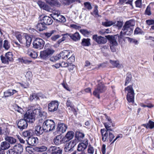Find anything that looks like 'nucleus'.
<instances>
[{"label": "nucleus", "mask_w": 154, "mask_h": 154, "mask_svg": "<svg viewBox=\"0 0 154 154\" xmlns=\"http://www.w3.org/2000/svg\"><path fill=\"white\" fill-rule=\"evenodd\" d=\"M46 113L41 111L39 109H35L30 112H26L24 115V118L28 122L32 123L35 121V117L45 118Z\"/></svg>", "instance_id": "1"}, {"label": "nucleus", "mask_w": 154, "mask_h": 154, "mask_svg": "<svg viewBox=\"0 0 154 154\" xmlns=\"http://www.w3.org/2000/svg\"><path fill=\"white\" fill-rule=\"evenodd\" d=\"M17 39L21 44H24L27 47H29L32 41V38L27 34L21 33L16 35Z\"/></svg>", "instance_id": "2"}, {"label": "nucleus", "mask_w": 154, "mask_h": 154, "mask_svg": "<svg viewBox=\"0 0 154 154\" xmlns=\"http://www.w3.org/2000/svg\"><path fill=\"white\" fill-rule=\"evenodd\" d=\"M135 25L134 20H131L125 22L122 29L123 34L125 35L129 36L133 33V27Z\"/></svg>", "instance_id": "3"}, {"label": "nucleus", "mask_w": 154, "mask_h": 154, "mask_svg": "<svg viewBox=\"0 0 154 154\" xmlns=\"http://www.w3.org/2000/svg\"><path fill=\"white\" fill-rule=\"evenodd\" d=\"M45 130V132H49L53 131L55 129V123L52 119H47L43 123Z\"/></svg>", "instance_id": "4"}, {"label": "nucleus", "mask_w": 154, "mask_h": 154, "mask_svg": "<svg viewBox=\"0 0 154 154\" xmlns=\"http://www.w3.org/2000/svg\"><path fill=\"white\" fill-rule=\"evenodd\" d=\"M54 51L51 48H47L40 51L39 57L41 59L46 60L52 55Z\"/></svg>", "instance_id": "5"}, {"label": "nucleus", "mask_w": 154, "mask_h": 154, "mask_svg": "<svg viewBox=\"0 0 154 154\" xmlns=\"http://www.w3.org/2000/svg\"><path fill=\"white\" fill-rule=\"evenodd\" d=\"M125 90L128 92L126 96L128 101L129 103H133L134 101L135 93L132 86L131 85L128 86L125 88Z\"/></svg>", "instance_id": "6"}, {"label": "nucleus", "mask_w": 154, "mask_h": 154, "mask_svg": "<svg viewBox=\"0 0 154 154\" xmlns=\"http://www.w3.org/2000/svg\"><path fill=\"white\" fill-rule=\"evenodd\" d=\"M105 86L102 84H99L93 92V94L96 97L99 99L100 94L104 92L106 90Z\"/></svg>", "instance_id": "7"}, {"label": "nucleus", "mask_w": 154, "mask_h": 154, "mask_svg": "<svg viewBox=\"0 0 154 154\" xmlns=\"http://www.w3.org/2000/svg\"><path fill=\"white\" fill-rule=\"evenodd\" d=\"M45 44V41L42 38H36L33 42V48L40 50L42 49Z\"/></svg>", "instance_id": "8"}, {"label": "nucleus", "mask_w": 154, "mask_h": 154, "mask_svg": "<svg viewBox=\"0 0 154 154\" xmlns=\"http://www.w3.org/2000/svg\"><path fill=\"white\" fill-rule=\"evenodd\" d=\"M59 103L57 100L51 101L48 105V110L51 112L56 111L58 108Z\"/></svg>", "instance_id": "9"}, {"label": "nucleus", "mask_w": 154, "mask_h": 154, "mask_svg": "<svg viewBox=\"0 0 154 154\" xmlns=\"http://www.w3.org/2000/svg\"><path fill=\"white\" fill-rule=\"evenodd\" d=\"M92 38L99 44H105L107 42L106 38L101 36H98L97 35H93L92 36Z\"/></svg>", "instance_id": "10"}, {"label": "nucleus", "mask_w": 154, "mask_h": 154, "mask_svg": "<svg viewBox=\"0 0 154 154\" xmlns=\"http://www.w3.org/2000/svg\"><path fill=\"white\" fill-rule=\"evenodd\" d=\"M67 128V127L66 125L61 122H59L57 125L56 131L60 134V133H63L66 131Z\"/></svg>", "instance_id": "11"}, {"label": "nucleus", "mask_w": 154, "mask_h": 154, "mask_svg": "<svg viewBox=\"0 0 154 154\" xmlns=\"http://www.w3.org/2000/svg\"><path fill=\"white\" fill-rule=\"evenodd\" d=\"M27 122H28L24 118L20 119L17 122L18 128L20 131L26 128L28 126Z\"/></svg>", "instance_id": "12"}, {"label": "nucleus", "mask_w": 154, "mask_h": 154, "mask_svg": "<svg viewBox=\"0 0 154 154\" xmlns=\"http://www.w3.org/2000/svg\"><path fill=\"white\" fill-rule=\"evenodd\" d=\"M26 141L28 145L35 146L38 143V140L37 137H29L26 140Z\"/></svg>", "instance_id": "13"}, {"label": "nucleus", "mask_w": 154, "mask_h": 154, "mask_svg": "<svg viewBox=\"0 0 154 154\" xmlns=\"http://www.w3.org/2000/svg\"><path fill=\"white\" fill-rule=\"evenodd\" d=\"M48 151L51 154H62V150L59 147L55 146H51L49 148Z\"/></svg>", "instance_id": "14"}, {"label": "nucleus", "mask_w": 154, "mask_h": 154, "mask_svg": "<svg viewBox=\"0 0 154 154\" xmlns=\"http://www.w3.org/2000/svg\"><path fill=\"white\" fill-rule=\"evenodd\" d=\"M54 142L56 145H60L65 143L63 137H62L61 134L55 137L54 139Z\"/></svg>", "instance_id": "15"}, {"label": "nucleus", "mask_w": 154, "mask_h": 154, "mask_svg": "<svg viewBox=\"0 0 154 154\" xmlns=\"http://www.w3.org/2000/svg\"><path fill=\"white\" fill-rule=\"evenodd\" d=\"M42 125V127L40 125L36 126L35 128L34 132L35 134L37 136H40L42 135L44 132H45V129Z\"/></svg>", "instance_id": "16"}, {"label": "nucleus", "mask_w": 154, "mask_h": 154, "mask_svg": "<svg viewBox=\"0 0 154 154\" xmlns=\"http://www.w3.org/2000/svg\"><path fill=\"white\" fill-rule=\"evenodd\" d=\"M40 21L42 22L46 25H49L52 23L53 21L51 17L45 16L41 19Z\"/></svg>", "instance_id": "17"}, {"label": "nucleus", "mask_w": 154, "mask_h": 154, "mask_svg": "<svg viewBox=\"0 0 154 154\" xmlns=\"http://www.w3.org/2000/svg\"><path fill=\"white\" fill-rule=\"evenodd\" d=\"M74 132L72 131H68L65 137H63L65 143L69 142L70 140L72 139L74 136Z\"/></svg>", "instance_id": "18"}, {"label": "nucleus", "mask_w": 154, "mask_h": 154, "mask_svg": "<svg viewBox=\"0 0 154 154\" xmlns=\"http://www.w3.org/2000/svg\"><path fill=\"white\" fill-rule=\"evenodd\" d=\"M76 143V141L75 140H73L71 141L67 145V146L65 148L66 151L68 152L72 151L73 150V148L75 146Z\"/></svg>", "instance_id": "19"}, {"label": "nucleus", "mask_w": 154, "mask_h": 154, "mask_svg": "<svg viewBox=\"0 0 154 154\" xmlns=\"http://www.w3.org/2000/svg\"><path fill=\"white\" fill-rule=\"evenodd\" d=\"M17 92V91L14 89H9L4 93V97L5 98L10 97Z\"/></svg>", "instance_id": "20"}, {"label": "nucleus", "mask_w": 154, "mask_h": 154, "mask_svg": "<svg viewBox=\"0 0 154 154\" xmlns=\"http://www.w3.org/2000/svg\"><path fill=\"white\" fill-rule=\"evenodd\" d=\"M70 54L69 51L64 50L59 54V56L63 59L66 60L70 56Z\"/></svg>", "instance_id": "21"}, {"label": "nucleus", "mask_w": 154, "mask_h": 154, "mask_svg": "<svg viewBox=\"0 0 154 154\" xmlns=\"http://www.w3.org/2000/svg\"><path fill=\"white\" fill-rule=\"evenodd\" d=\"M100 132L102 137V140L103 141L105 142L109 139L108 138V131H106V129L104 128L101 129Z\"/></svg>", "instance_id": "22"}, {"label": "nucleus", "mask_w": 154, "mask_h": 154, "mask_svg": "<svg viewBox=\"0 0 154 154\" xmlns=\"http://www.w3.org/2000/svg\"><path fill=\"white\" fill-rule=\"evenodd\" d=\"M14 147L16 154H20L23 152V147L20 144H16L14 146Z\"/></svg>", "instance_id": "23"}, {"label": "nucleus", "mask_w": 154, "mask_h": 154, "mask_svg": "<svg viewBox=\"0 0 154 154\" xmlns=\"http://www.w3.org/2000/svg\"><path fill=\"white\" fill-rule=\"evenodd\" d=\"M106 38L110 41L111 45L115 46H116L117 45L115 36L109 35L106 36Z\"/></svg>", "instance_id": "24"}, {"label": "nucleus", "mask_w": 154, "mask_h": 154, "mask_svg": "<svg viewBox=\"0 0 154 154\" xmlns=\"http://www.w3.org/2000/svg\"><path fill=\"white\" fill-rule=\"evenodd\" d=\"M88 143L87 141L85 143H80L77 146V150L79 151L83 152L87 147Z\"/></svg>", "instance_id": "25"}, {"label": "nucleus", "mask_w": 154, "mask_h": 154, "mask_svg": "<svg viewBox=\"0 0 154 154\" xmlns=\"http://www.w3.org/2000/svg\"><path fill=\"white\" fill-rule=\"evenodd\" d=\"M70 37L73 40L77 41L80 39L81 36L79 33L76 32L74 34L69 33Z\"/></svg>", "instance_id": "26"}, {"label": "nucleus", "mask_w": 154, "mask_h": 154, "mask_svg": "<svg viewBox=\"0 0 154 154\" xmlns=\"http://www.w3.org/2000/svg\"><path fill=\"white\" fill-rule=\"evenodd\" d=\"M61 36H63L61 38L59 39L57 43L58 45H60L62 42L64 41L66 39L69 38V37H70L69 33H66L64 34H62L61 35Z\"/></svg>", "instance_id": "27"}, {"label": "nucleus", "mask_w": 154, "mask_h": 154, "mask_svg": "<svg viewBox=\"0 0 154 154\" xmlns=\"http://www.w3.org/2000/svg\"><path fill=\"white\" fill-rule=\"evenodd\" d=\"M61 36H63L61 38L59 39L57 43L58 45H60L62 42L64 41L66 39L69 38V37H70L69 33H66L64 34H62L61 35Z\"/></svg>", "instance_id": "28"}, {"label": "nucleus", "mask_w": 154, "mask_h": 154, "mask_svg": "<svg viewBox=\"0 0 154 154\" xmlns=\"http://www.w3.org/2000/svg\"><path fill=\"white\" fill-rule=\"evenodd\" d=\"M36 27L37 29L40 31H43L47 28L46 25L42 22L38 23Z\"/></svg>", "instance_id": "29"}, {"label": "nucleus", "mask_w": 154, "mask_h": 154, "mask_svg": "<svg viewBox=\"0 0 154 154\" xmlns=\"http://www.w3.org/2000/svg\"><path fill=\"white\" fill-rule=\"evenodd\" d=\"M81 44L84 46H89L91 45L90 39L89 38H83L82 40Z\"/></svg>", "instance_id": "30"}, {"label": "nucleus", "mask_w": 154, "mask_h": 154, "mask_svg": "<svg viewBox=\"0 0 154 154\" xmlns=\"http://www.w3.org/2000/svg\"><path fill=\"white\" fill-rule=\"evenodd\" d=\"M34 133L32 129H29L23 132V135L25 137H30L33 135Z\"/></svg>", "instance_id": "31"}, {"label": "nucleus", "mask_w": 154, "mask_h": 154, "mask_svg": "<svg viewBox=\"0 0 154 154\" xmlns=\"http://www.w3.org/2000/svg\"><path fill=\"white\" fill-rule=\"evenodd\" d=\"M47 3H48L51 6L55 5L59 6L60 4L57 0H45Z\"/></svg>", "instance_id": "32"}, {"label": "nucleus", "mask_w": 154, "mask_h": 154, "mask_svg": "<svg viewBox=\"0 0 154 154\" xmlns=\"http://www.w3.org/2000/svg\"><path fill=\"white\" fill-rule=\"evenodd\" d=\"M5 139L6 141L11 144H14L16 142V140L15 138L11 137L6 136Z\"/></svg>", "instance_id": "33"}, {"label": "nucleus", "mask_w": 154, "mask_h": 154, "mask_svg": "<svg viewBox=\"0 0 154 154\" xmlns=\"http://www.w3.org/2000/svg\"><path fill=\"white\" fill-rule=\"evenodd\" d=\"M0 146L5 150L8 149L10 147V145L7 141H5L1 143Z\"/></svg>", "instance_id": "34"}, {"label": "nucleus", "mask_w": 154, "mask_h": 154, "mask_svg": "<svg viewBox=\"0 0 154 154\" xmlns=\"http://www.w3.org/2000/svg\"><path fill=\"white\" fill-rule=\"evenodd\" d=\"M109 62L113 67L120 68L121 67V64L119 63V61L118 60L115 61L110 60Z\"/></svg>", "instance_id": "35"}, {"label": "nucleus", "mask_w": 154, "mask_h": 154, "mask_svg": "<svg viewBox=\"0 0 154 154\" xmlns=\"http://www.w3.org/2000/svg\"><path fill=\"white\" fill-rule=\"evenodd\" d=\"M40 96L39 94H37L35 93H32L31 95L29 97L30 100L31 101H32L33 100H37L39 99V97Z\"/></svg>", "instance_id": "36"}, {"label": "nucleus", "mask_w": 154, "mask_h": 154, "mask_svg": "<svg viewBox=\"0 0 154 154\" xmlns=\"http://www.w3.org/2000/svg\"><path fill=\"white\" fill-rule=\"evenodd\" d=\"M56 32V30H52L49 32H45L44 35L47 38H48L52 36V35H54Z\"/></svg>", "instance_id": "37"}, {"label": "nucleus", "mask_w": 154, "mask_h": 154, "mask_svg": "<svg viewBox=\"0 0 154 154\" xmlns=\"http://www.w3.org/2000/svg\"><path fill=\"white\" fill-rule=\"evenodd\" d=\"M6 50H8L10 48V42L7 40L4 41L3 47Z\"/></svg>", "instance_id": "38"}, {"label": "nucleus", "mask_w": 154, "mask_h": 154, "mask_svg": "<svg viewBox=\"0 0 154 154\" xmlns=\"http://www.w3.org/2000/svg\"><path fill=\"white\" fill-rule=\"evenodd\" d=\"M5 56L9 62L13 61V54L12 52H7Z\"/></svg>", "instance_id": "39"}, {"label": "nucleus", "mask_w": 154, "mask_h": 154, "mask_svg": "<svg viewBox=\"0 0 154 154\" xmlns=\"http://www.w3.org/2000/svg\"><path fill=\"white\" fill-rule=\"evenodd\" d=\"M132 76L130 73H128L126 74V77L125 80V86H126L130 82L131 80Z\"/></svg>", "instance_id": "40"}, {"label": "nucleus", "mask_w": 154, "mask_h": 154, "mask_svg": "<svg viewBox=\"0 0 154 154\" xmlns=\"http://www.w3.org/2000/svg\"><path fill=\"white\" fill-rule=\"evenodd\" d=\"M85 136V134L82 133L77 132L76 133L75 137L77 138L78 140H81L83 139Z\"/></svg>", "instance_id": "41"}, {"label": "nucleus", "mask_w": 154, "mask_h": 154, "mask_svg": "<svg viewBox=\"0 0 154 154\" xmlns=\"http://www.w3.org/2000/svg\"><path fill=\"white\" fill-rule=\"evenodd\" d=\"M115 23H116L115 22L112 21H108L105 22H103L102 23V25L105 26L109 27L112 25L115 24Z\"/></svg>", "instance_id": "42"}, {"label": "nucleus", "mask_w": 154, "mask_h": 154, "mask_svg": "<svg viewBox=\"0 0 154 154\" xmlns=\"http://www.w3.org/2000/svg\"><path fill=\"white\" fill-rule=\"evenodd\" d=\"M47 149V148L45 146H42L36 148V150L39 152H42L45 151Z\"/></svg>", "instance_id": "43"}, {"label": "nucleus", "mask_w": 154, "mask_h": 154, "mask_svg": "<svg viewBox=\"0 0 154 154\" xmlns=\"http://www.w3.org/2000/svg\"><path fill=\"white\" fill-rule=\"evenodd\" d=\"M28 54L33 58L35 59L38 56V54L37 52L35 51H32L31 52L28 53Z\"/></svg>", "instance_id": "44"}, {"label": "nucleus", "mask_w": 154, "mask_h": 154, "mask_svg": "<svg viewBox=\"0 0 154 154\" xmlns=\"http://www.w3.org/2000/svg\"><path fill=\"white\" fill-rule=\"evenodd\" d=\"M134 34H144V32L143 31L140 29L138 27H137L134 32Z\"/></svg>", "instance_id": "45"}, {"label": "nucleus", "mask_w": 154, "mask_h": 154, "mask_svg": "<svg viewBox=\"0 0 154 154\" xmlns=\"http://www.w3.org/2000/svg\"><path fill=\"white\" fill-rule=\"evenodd\" d=\"M0 58L2 62L4 63L8 64L9 61L6 58V56H3L2 55L0 56Z\"/></svg>", "instance_id": "46"}, {"label": "nucleus", "mask_w": 154, "mask_h": 154, "mask_svg": "<svg viewBox=\"0 0 154 154\" xmlns=\"http://www.w3.org/2000/svg\"><path fill=\"white\" fill-rule=\"evenodd\" d=\"M60 14H58L57 12H55L54 13L53 12L51 14V17L54 20H57V19L59 17Z\"/></svg>", "instance_id": "47"}, {"label": "nucleus", "mask_w": 154, "mask_h": 154, "mask_svg": "<svg viewBox=\"0 0 154 154\" xmlns=\"http://www.w3.org/2000/svg\"><path fill=\"white\" fill-rule=\"evenodd\" d=\"M61 37V35L59 34L53 35L51 38V39L53 41H56Z\"/></svg>", "instance_id": "48"}, {"label": "nucleus", "mask_w": 154, "mask_h": 154, "mask_svg": "<svg viewBox=\"0 0 154 154\" xmlns=\"http://www.w3.org/2000/svg\"><path fill=\"white\" fill-rule=\"evenodd\" d=\"M13 107L15 111H17L20 113H22V112H23V110L18 105H14Z\"/></svg>", "instance_id": "49"}, {"label": "nucleus", "mask_w": 154, "mask_h": 154, "mask_svg": "<svg viewBox=\"0 0 154 154\" xmlns=\"http://www.w3.org/2000/svg\"><path fill=\"white\" fill-rule=\"evenodd\" d=\"M57 21L60 22H65L66 20L65 18L63 16L60 15L59 17L57 19Z\"/></svg>", "instance_id": "50"}, {"label": "nucleus", "mask_w": 154, "mask_h": 154, "mask_svg": "<svg viewBox=\"0 0 154 154\" xmlns=\"http://www.w3.org/2000/svg\"><path fill=\"white\" fill-rule=\"evenodd\" d=\"M128 41L131 43H133L135 45H137L138 44V41L135 39L131 38L129 37L127 38Z\"/></svg>", "instance_id": "51"}, {"label": "nucleus", "mask_w": 154, "mask_h": 154, "mask_svg": "<svg viewBox=\"0 0 154 154\" xmlns=\"http://www.w3.org/2000/svg\"><path fill=\"white\" fill-rule=\"evenodd\" d=\"M61 58V57L59 56V54L58 55H57L55 56L51 57L50 58V60L51 61L54 62L55 61H57Z\"/></svg>", "instance_id": "52"}, {"label": "nucleus", "mask_w": 154, "mask_h": 154, "mask_svg": "<svg viewBox=\"0 0 154 154\" xmlns=\"http://www.w3.org/2000/svg\"><path fill=\"white\" fill-rule=\"evenodd\" d=\"M104 126L106 128V131L109 132L112 131V130L111 128V126L109 125L108 124V122L104 123L103 124Z\"/></svg>", "instance_id": "53"}, {"label": "nucleus", "mask_w": 154, "mask_h": 154, "mask_svg": "<svg viewBox=\"0 0 154 154\" xmlns=\"http://www.w3.org/2000/svg\"><path fill=\"white\" fill-rule=\"evenodd\" d=\"M75 56L72 54L71 56H70L68 58V62H69L70 63H71L72 62H73L75 61Z\"/></svg>", "instance_id": "54"}, {"label": "nucleus", "mask_w": 154, "mask_h": 154, "mask_svg": "<svg viewBox=\"0 0 154 154\" xmlns=\"http://www.w3.org/2000/svg\"><path fill=\"white\" fill-rule=\"evenodd\" d=\"M85 7L89 10H91L92 8L90 2H85L84 4Z\"/></svg>", "instance_id": "55"}, {"label": "nucleus", "mask_w": 154, "mask_h": 154, "mask_svg": "<svg viewBox=\"0 0 154 154\" xmlns=\"http://www.w3.org/2000/svg\"><path fill=\"white\" fill-rule=\"evenodd\" d=\"M80 32L82 34L85 35H88L90 34V32L86 29H81L80 30Z\"/></svg>", "instance_id": "56"}, {"label": "nucleus", "mask_w": 154, "mask_h": 154, "mask_svg": "<svg viewBox=\"0 0 154 154\" xmlns=\"http://www.w3.org/2000/svg\"><path fill=\"white\" fill-rule=\"evenodd\" d=\"M94 150L93 147L91 145H89L88 146V153L90 154H93L94 152Z\"/></svg>", "instance_id": "57"}, {"label": "nucleus", "mask_w": 154, "mask_h": 154, "mask_svg": "<svg viewBox=\"0 0 154 154\" xmlns=\"http://www.w3.org/2000/svg\"><path fill=\"white\" fill-rule=\"evenodd\" d=\"M42 9L48 12H51L52 11V9L48 5L45 4Z\"/></svg>", "instance_id": "58"}, {"label": "nucleus", "mask_w": 154, "mask_h": 154, "mask_svg": "<svg viewBox=\"0 0 154 154\" xmlns=\"http://www.w3.org/2000/svg\"><path fill=\"white\" fill-rule=\"evenodd\" d=\"M110 131H109L108 132L109 136V138H108L109 139L110 142H111L115 137V136L114 134Z\"/></svg>", "instance_id": "59"}, {"label": "nucleus", "mask_w": 154, "mask_h": 154, "mask_svg": "<svg viewBox=\"0 0 154 154\" xmlns=\"http://www.w3.org/2000/svg\"><path fill=\"white\" fill-rule=\"evenodd\" d=\"M146 23L149 26L154 24V20L149 19L146 20Z\"/></svg>", "instance_id": "60"}, {"label": "nucleus", "mask_w": 154, "mask_h": 154, "mask_svg": "<svg viewBox=\"0 0 154 154\" xmlns=\"http://www.w3.org/2000/svg\"><path fill=\"white\" fill-rule=\"evenodd\" d=\"M32 73L30 71L27 72L25 75L26 78L29 79H30L32 78Z\"/></svg>", "instance_id": "61"}, {"label": "nucleus", "mask_w": 154, "mask_h": 154, "mask_svg": "<svg viewBox=\"0 0 154 154\" xmlns=\"http://www.w3.org/2000/svg\"><path fill=\"white\" fill-rule=\"evenodd\" d=\"M145 12L146 14L148 15H150L151 14L150 11V7L149 6H147L145 10Z\"/></svg>", "instance_id": "62"}, {"label": "nucleus", "mask_w": 154, "mask_h": 154, "mask_svg": "<svg viewBox=\"0 0 154 154\" xmlns=\"http://www.w3.org/2000/svg\"><path fill=\"white\" fill-rule=\"evenodd\" d=\"M66 105L68 107H70L71 108H72L73 107L72 102L68 99L67 100Z\"/></svg>", "instance_id": "63"}, {"label": "nucleus", "mask_w": 154, "mask_h": 154, "mask_svg": "<svg viewBox=\"0 0 154 154\" xmlns=\"http://www.w3.org/2000/svg\"><path fill=\"white\" fill-rule=\"evenodd\" d=\"M149 128L152 129L154 127V122L150 120L148 123Z\"/></svg>", "instance_id": "64"}]
</instances>
